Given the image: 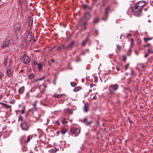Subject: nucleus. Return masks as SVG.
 <instances>
[{
  "mask_svg": "<svg viewBox=\"0 0 153 153\" xmlns=\"http://www.w3.org/2000/svg\"><path fill=\"white\" fill-rule=\"evenodd\" d=\"M20 126L22 130L27 131L29 130L30 127V124L25 121L22 122L20 124Z\"/></svg>",
  "mask_w": 153,
  "mask_h": 153,
  "instance_id": "nucleus-1",
  "label": "nucleus"
},
{
  "mask_svg": "<svg viewBox=\"0 0 153 153\" xmlns=\"http://www.w3.org/2000/svg\"><path fill=\"white\" fill-rule=\"evenodd\" d=\"M142 9L139 7H136V6L135 5L132 8L133 14L137 16H140L141 14Z\"/></svg>",
  "mask_w": 153,
  "mask_h": 153,
  "instance_id": "nucleus-2",
  "label": "nucleus"
},
{
  "mask_svg": "<svg viewBox=\"0 0 153 153\" xmlns=\"http://www.w3.org/2000/svg\"><path fill=\"white\" fill-rule=\"evenodd\" d=\"M13 42V40H12V38L10 36H9L7 38L5 41L3 43L2 45V47L3 48H4L10 44L12 43Z\"/></svg>",
  "mask_w": 153,
  "mask_h": 153,
  "instance_id": "nucleus-3",
  "label": "nucleus"
},
{
  "mask_svg": "<svg viewBox=\"0 0 153 153\" xmlns=\"http://www.w3.org/2000/svg\"><path fill=\"white\" fill-rule=\"evenodd\" d=\"M87 24V22L86 21H83V19L82 18H81L80 19L79 22V25L81 27V30L82 31H84L86 29V27L85 26Z\"/></svg>",
  "mask_w": 153,
  "mask_h": 153,
  "instance_id": "nucleus-4",
  "label": "nucleus"
},
{
  "mask_svg": "<svg viewBox=\"0 0 153 153\" xmlns=\"http://www.w3.org/2000/svg\"><path fill=\"white\" fill-rule=\"evenodd\" d=\"M71 132L73 134L78 136L80 132V130L77 128H71L70 129Z\"/></svg>",
  "mask_w": 153,
  "mask_h": 153,
  "instance_id": "nucleus-5",
  "label": "nucleus"
},
{
  "mask_svg": "<svg viewBox=\"0 0 153 153\" xmlns=\"http://www.w3.org/2000/svg\"><path fill=\"white\" fill-rule=\"evenodd\" d=\"M118 87V85L117 84L113 85H110L109 87V89L111 93L114 91L117 90Z\"/></svg>",
  "mask_w": 153,
  "mask_h": 153,
  "instance_id": "nucleus-6",
  "label": "nucleus"
},
{
  "mask_svg": "<svg viewBox=\"0 0 153 153\" xmlns=\"http://www.w3.org/2000/svg\"><path fill=\"white\" fill-rule=\"evenodd\" d=\"M20 59L23 61L25 64H27L30 61V59L29 56L27 55H25L23 56L20 58Z\"/></svg>",
  "mask_w": 153,
  "mask_h": 153,
  "instance_id": "nucleus-7",
  "label": "nucleus"
},
{
  "mask_svg": "<svg viewBox=\"0 0 153 153\" xmlns=\"http://www.w3.org/2000/svg\"><path fill=\"white\" fill-rule=\"evenodd\" d=\"M145 3L143 1H140L135 5L136 6V7H139L142 9L145 7Z\"/></svg>",
  "mask_w": 153,
  "mask_h": 153,
  "instance_id": "nucleus-8",
  "label": "nucleus"
},
{
  "mask_svg": "<svg viewBox=\"0 0 153 153\" xmlns=\"http://www.w3.org/2000/svg\"><path fill=\"white\" fill-rule=\"evenodd\" d=\"M41 116V114L40 113H38L37 112L34 113L33 114V117L35 119L32 120L31 121L33 122H36L37 119L40 117Z\"/></svg>",
  "mask_w": 153,
  "mask_h": 153,
  "instance_id": "nucleus-9",
  "label": "nucleus"
},
{
  "mask_svg": "<svg viewBox=\"0 0 153 153\" xmlns=\"http://www.w3.org/2000/svg\"><path fill=\"white\" fill-rule=\"evenodd\" d=\"M7 76L9 77H11L13 75V73L11 69L7 68Z\"/></svg>",
  "mask_w": 153,
  "mask_h": 153,
  "instance_id": "nucleus-10",
  "label": "nucleus"
},
{
  "mask_svg": "<svg viewBox=\"0 0 153 153\" xmlns=\"http://www.w3.org/2000/svg\"><path fill=\"white\" fill-rule=\"evenodd\" d=\"M27 37L28 39V41L31 40L33 36V33L30 32H28L26 34Z\"/></svg>",
  "mask_w": 153,
  "mask_h": 153,
  "instance_id": "nucleus-11",
  "label": "nucleus"
},
{
  "mask_svg": "<svg viewBox=\"0 0 153 153\" xmlns=\"http://www.w3.org/2000/svg\"><path fill=\"white\" fill-rule=\"evenodd\" d=\"M84 17L87 20H89L90 18V16L88 13H86L84 15Z\"/></svg>",
  "mask_w": 153,
  "mask_h": 153,
  "instance_id": "nucleus-12",
  "label": "nucleus"
},
{
  "mask_svg": "<svg viewBox=\"0 0 153 153\" xmlns=\"http://www.w3.org/2000/svg\"><path fill=\"white\" fill-rule=\"evenodd\" d=\"M74 42L73 41L71 43H70L66 47V48L68 50L71 49L73 47V45H74Z\"/></svg>",
  "mask_w": 153,
  "mask_h": 153,
  "instance_id": "nucleus-13",
  "label": "nucleus"
},
{
  "mask_svg": "<svg viewBox=\"0 0 153 153\" xmlns=\"http://www.w3.org/2000/svg\"><path fill=\"white\" fill-rule=\"evenodd\" d=\"M89 105L88 104H85L83 108L84 112H87L88 110Z\"/></svg>",
  "mask_w": 153,
  "mask_h": 153,
  "instance_id": "nucleus-14",
  "label": "nucleus"
},
{
  "mask_svg": "<svg viewBox=\"0 0 153 153\" xmlns=\"http://www.w3.org/2000/svg\"><path fill=\"white\" fill-rule=\"evenodd\" d=\"M62 94H57V93H55L53 95V96L56 98H57L58 99H59L61 97Z\"/></svg>",
  "mask_w": 153,
  "mask_h": 153,
  "instance_id": "nucleus-15",
  "label": "nucleus"
},
{
  "mask_svg": "<svg viewBox=\"0 0 153 153\" xmlns=\"http://www.w3.org/2000/svg\"><path fill=\"white\" fill-rule=\"evenodd\" d=\"M38 69L39 71H40L42 70V65L41 63H39L37 65Z\"/></svg>",
  "mask_w": 153,
  "mask_h": 153,
  "instance_id": "nucleus-16",
  "label": "nucleus"
},
{
  "mask_svg": "<svg viewBox=\"0 0 153 153\" xmlns=\"http://www.w3.org/2000/svg\"><path fill=\"white\" fill-rule=\"evenodd\" d=\"M83 7L85 9L87 10L88 9L89 10H91V7H89L87 5L84 4L83 6Z\"/></svg>",
  "mask_w": 153,
  "mask_h": 153,
  "instance_id": "nucleus-17",
  "label": "nucleus"
},
{
  "mask_svg": "<svg viewBox=\"0 0 153 153\" xmlns=\"http://www.w3.org/2000/svg\"><path fill=\"white\" fill-rule=\"evenodd\" d=\"M37 110V108L36 107H33L30 109L29 111L30 112H33L34 111H36Z\"/></svg>",
  "mask_w": 153,
  "mask_h": 153,
  "instance_id": "nucleus-18",
  "label": "nucleus"
},
{
  "mask_svg": "<svg viewBox=\"0 0 153 153\" xmlns=\"http://www.w3.org/2000/svg\"><path fill=\"white\" fill-rule=\"evenodd\" d=\"M24 91V88L22 87L19 89V92L20 94H22Z\"/></svg>",
  "mask_w": 153,
  "mask_h": 153,
  "instance_id": "nucleus-19",
  "label": "nucleus"
},
{
  "mask_svg": "<svg viewBox=\"0 0 153 153\" xmlns=\"http://www.w3.org/2000/svg\"><path fill=\"white\" fill-rule=\"evenodd\" d=\"M152 39V38L150 37L144 38H143V39L145 41V42L146 43H147V41L151 40Z\"/></svg>",
  "mask_w": 153,
  "mask_h": 153,
  "instance_id": "nucleus-20",
  "label": "nucleus"
},
{
  "mask_svg": "<svg viewBox=\"0 0 153 153\" xmlns=\"http://www.w3.org/2000/svg\"><path fill=\"white\" fill-rule=\"evenodd\" d=\"M8 60L7 57H6L5 58L4 60V66H7V63Z\"/></svg>",
  "mask_w": 153,
  "mask_h": 153,
  "instance_id": "nucleus-21",
  "label": "nucleus"
},
{
  "mask_svg": "<svg viewBox=\"0 0 153 153\" xmlns=\"http://www.w3.org/2000/svg\"><path fill=\"white\" fill-rule=\"evenodd\" d=\"M67 132V130L66 129L63 128H62L61 132L62 134H65Z\"/></svg>",
  "mask_w": 153,
  "mask_h": 153,
  "instance_id": "nucleus-22",
  "label": "nucleus"
},
{
  "mask_svg": "<svg viewBox=\"0 0 153 153\" xmlns=\"http://www.w3.org/2000/svg\"><path fill=\"white\" fill-rule=\"evenodd\" d=\"M34 76L35 75L34 74H30L29 76V78L30 79H32L34 77Z\"/></svg>",
  "mask_w": 153,
  "mask_h": 153,
  "instance_id": "nucleus-23",
  "label": "nucleus"
},
{
  "mask_svg": "<svg viewBox=\"0 0 153 153\" xmlns=\"http://www.w3.org/2000/svg\"><path fill=\"white\" fill-rule=\"evenodd\" d=\"M3 105L4 106V107L6 108H10L11 107V106L5 103H4V104H3Z\"/></svg>",
  "mask_w": 153,
  "mask_h": 153,
  "instance_id": "nucleus-24",
  "label": "nucleus"
},
{
  "mask_svg": "<svg viewBox=\"0 0 153 153\" xmlns=\"http://www.w3.org/2000/svg\"><path fill=\"white\" fill-rule=\"evenodd\" d=\"M99 21V19L98 18L94 19L93 20V22L94 23H96Z\"/></svg>",
  "mask_w": 153,
  "mask_h": 153,
  "instance_id": "nucleus-25",
  "label": "nucleus"
},
{
  "mask_svg": "<svg viewBox=\"0 0 153 153\" xmlns=\"http://www.w3.org/2000/svg\"><path fill=\"white\" fill-rule=\"evenodd\" d=\"M109 7H107V8L105 9V16L106 17H107V13L109 10Z\"/></svg>",
  "mask_w": 153,
  "mask_h": 153,
  "instance_id": "nucleus-26",
  "label": "nucleus"
},
{
  "mask_svg": "<svg viewBox=\"0 0 153 153\" xmlns=\"http://www.w3.org/2000/svg\"><path fill=\"white\" fill-rule=\"evenodd\" d=\"M71 85L72 87H74L76 85V82H72L71 83Z\"/></svg>",
  "mask_w": 153,
  "mask_h": 153,
  "instance_id": "nucleus-27",
  "label": "nucleus"
},
{
  "mask_svg": "<svg viewBox=\"0 0 153 153\" xmlns=\"http://www.w3.org/2000/svg\"><path fill=\"white\" fill-rule=\"evenodd\" d=\"M64 45H62L61 46H59V47L57 48V50L59 51L61 50L64 48Z\"/></svg>",
  "mask_w": 153,
  "mask_h": 153,
  "instance_id": "nucleus-28",
  "label": "nucleus"
},
{
  "mask_svg": "<svg viewBox=\"0 0 153 153\" xmlns=\"http://www.w3.org/2000/svg\"><path fill=\"white\" fill-rule=\"evenodd\" d=\"M19 121H24L23 118V117L19 116Z\"/></svg>",
  "mask_w": 153,
  "mask_h": 153,
  "instance_id": "nucleus-29",
  "label": "nucleus"
},
{
  "mask_svg": "<svg viewBox=\"0 0 153 153\" xmlns=\"http://www.w3.org/2000/svg\"><path fill=\"white\" fill-rule=\"evenodd\" d=\"M3 104H4V103L0 102V110L4 108Z\"/></svg>",
  "mask_w": 153,
  "mask_h": 153,
  "instance_id": "nucleus-30",
  "label": "nucleus"
},
{
  "mask_svg": "<svg viewBox=\"0 0 153 153\" xmlns=\"http://www.w3.org/2000/svg\"><path fill=\"white\" fill-rule=\"evenodd\" d=\"M38 63H37V62L35 60L33 62V63H32V65L34 66H35V65H37L38 64Z\"/></svg>",
  "mask_w": 153,
  "mask_h": 153,
  "instance_id": "nucleus-31",
  "label": "nucleus"
},
{
  "mask_svg": "<svg viewBox=\"0 0 153 153\" xmlns=\"http://www.w3.org/2000/svg\"><path fill=\"white\" fill-rule=\"evenodd\" d=\"M4 74L0 72V79L1 80L2 77L4 76Z\"/></svg>",
  "mask_w": 153,
  "mask_h": 153,
  "instance_id": "nucleus-32",
  "label": "nucleus"
},
{
  "mask_svg": "<svg viewBox=\"0 0 153 153\" xmlns=\"http://www.w3.org/2000/svg\"><path fill=\"white\" fill-rule=\"evenodd\" d=\"M36 101H35V102L32 104V105L33 106V107H36Z\"/></svg>",
  "mask_w": 153,
  "mask_h": 153,
  "instance_id": "nucleus-33",
  "label": "nucleus"
},
{
  "mask_svg": "<svg viewBox=\"0 0 153 153\" xmlns=\"http://www.w3.org/2000/svg\"><path fill=\"white\" fill-rule=\"evenodd\" d=\"M21 27L20 25H19L18 26H17L16 28V29L17 30H19L21 29Z\"/></svg>",
  "mask_w": 153,
  "mask_h": 153,
  "instance_id": "nucleus-34",
  "label": "nucleus"
},
{
  "mask_svg": "<svg viewBox=\"0 0 153 153\" xmlns=\"http://www.w3.org/2000/svg\"><path fill=\"white\" fill-rule=\"evenodd\" d=\"M92 123V121H89V122H87V123H86L85 124L86 125H88L89 124H91Z\"/></svg>",
  "mask_w": 153,
  "mask_h": 153,
  "instance_id": "nucleus-35",
  "label": "nucleus"
},
{
  "mask_svg": "<svg viewBox=\"0 0 153 153\" xmlns=\"http://www.w3.org/2000/svg\"><path fill=\"white\" fill-rule=\"evenodd\" d=\"M45 78V76H43L41 78L38 79V80H39V81H41V80H42L44 79Z\"/></svg>",
  "mask_w": 153,
  "mask_h": 153,
  "instance_id": "nucleus-36",
  "label": "nucleus"
},
{
  "mask_svg": "<svg viewBox=\"0 0 153 153\" xmlns=\"http://www.w3.org/2000/svg\"><path fill=\"white\" fill-rule=\"evenodd\" d=\"M129 66V64H128L125 66V70H126L128 68Z\"/></svg>",
  "mask_w": 153,
  "mask_h": 153,
  "instance_id": "nucleus-37",
  "label": "nucleus"
},
{
  "mask_svg": "<svg viewBox=\"0 0 153 153\" xmlns=\"http://www.w3.org/2000/svg\"><path fill=\"white\" fill-rule=\"evenodd\" d=\"M30 136H28L27 137V140L26 141L28 143L29 142V141H30Z\"/></svg>",
  "mask_w": 153,
  "mask_h": 153,
  "instance_id": "nucleus-38",
  "label": "nucleus"
},
{
  "mask_svg": "<svg viewBox=\"0 0 153 153\" xmlns=\"http://www.w3.org/2000/svg\"><path fill=\"white\" fill-rule=\"evenodd\" d=\"M15 102V101L14 100H13L12 101L10 100V101H9L8 102H9L11 104H13L14 102Z\"/></svg>",
  "mask_w": 153,
  "mask_h": 153,
  "instance_id": "nucleus-39",
  "label": "nucleus"
},
{
  "mask_svg": "<svg viewBox=\"0 0 153 153\" xmlns=\"http://www.w3.org/2000/svg\"><path fill=\"white\" fill-rule=\"evenodd\" d=\"M123 61H125L126 59V57L125 56H123Z\"/></svg>",
  "mask_w": 153,
  "mask_h": 153,
  "instance_id": "nucleus-40",
  "label": "nucleus"
},
{
  "mask_svg": "<svg viewBox=\"0 0 153 153\" xmlns=\"http://www.w3.org/2000/svg\"><path fill=\"white\" fill-rule=\"evenodd\" d=\"M148 51L149 53H153V51L151 50V49H148Z\"/></svg>",
  "mask_w": 153,
  "mask_h": 153,
  "instance_id": "nucleus-41",
  "label": "nucleus"
},
{
  "mask_svg": "<svg viewBox=\"0 0 153 153\" xmlns=\"http://www.w3.org/2000/svg\"><path fill=\"white\" fill-rule=\"evenodd\" d=\"M81 89V88L80 87H77L76 88H75V89L77 91H79Z\"/></svg>",
  "mask_w": 153,
  "mask_h": 153,
  "instance_id": "nucleus-42",
  "label": "nucleus"
},
{
  "mask_svg": "<svg viewBox=\"0 0 153 153\" xmlns=\"http://www.w3.org/2000/svg\"><path fill=\"white\" fill-rule=\"evenodd\" d=\"M128 50H129V52L127 53V55H128L129 56H130V52L131 51V49H130V48Z\"/></svg>",
  "mask_w": 153,
  "mask_h": 153,
  "instance_id": "nucleus-43",
  "label": "nucleus"
},
{
  "mask_svg": "<svg viewBox=\"0 0 153 153\" xmlns=\"http://www.w3.org/2000/svg\"><path fill=\"white\" fill-rule=\"evenodd\" d=\"M83 121L84 123L86 124V123L87 122V119L86 118H85V119H83Z\"/></svg>",
  "mask_w": 153,
  "mask_h": 153,
  "instance_id": "nucleus-44",
  "label": "nucleus"
},
{
  "mask_svg": "<svg viewBox=\"0 0 153 153\" xmlns=\"http://www.w3.org/2000/svg\"><path fill=\"white\" fill-rule=\"evenodd\" d=\"M131 76H133L134 75V71H132V70H131Z\"/></svg>",
  "mask_w": 153,
  "mask_h": 153,
  "instance_id": "nucleus-45",
  "label": "nucleus"
},
{
  "mask_svg": "<svg viewBox=\"0 0 153 153\" xmlns=\"http://www.w3.org/2000/svg\"><path fill=\"white\" fill-rule=\"evenodd\" d=\"M86 40H85V41H84L82 43V45L83 46H84V45H85L86 42Z\"/></svg>",
  "mask_w": 153,
  "mask_h": 153,
  "instance_id": "nucleus-46",
  "label": "nucleus"
},
{
  "mask_svg": "<svg viewBox=\"0 0 153 153\" xmlns=\"http://www.w3.org/2000/svg\"><path fill=\"white\" fill-rule=\"evenodd\" d=\"M117 50L119 51L121 48V47L119 45H117Z\"/></svg>",
  "mask_w": 153,
  "mask_h": 153,
  "instance_id": "nucleus-47",
  "label": "nucleus"
},
{
  "mask_svg": "<svg viewBox=\"0 0 153 153\" xmlns=\"http://www.w3.org/2000/svg\"><path fill=\"white\" fill-rule=\"evenodd\" d=\"M95 85L93 84H90V87L91 88H92L94 86H95Z\"/></svg>",
  "mask_w": 153,
  "mask_h": 153,
  "instance_id": "nucleus-48",
  "label": "nucleus"
},
{
  "mask_svg": "<svg viewBox=\"0 0 153 153\" xmlns=\"http://www.w3.org/2000/svg\"><path fill=\"white\" fill-rule=\"evenodd\" d=\"M149 56L148 54L147 53H146L144 56V57L145 58H146V57H147V56Z\"/></svg>",
  "mask_w": 153,
  "mask_h": 153,
  "instance_id": "nucleus-49",
  "label": "nucleus"
},
{
  "mask_svg": "<svg viewBox=\"0 0 153 153\" xmlns=\"http://www.w3.org/2000/svg\"><path fill=\"white\" fill-rule=\"evenodd\" d=\"M97 99V96L95 95L93 98V100H96Z\"/></svg>",
  "mask_w": 153,
  "mask_h": 153,
  "instance_id": "nucleus-50",
  "label": "nucleus"
},
{
  "mask_svg": "<svg viewBox=\"0 0 153 153\" xmlns=\"http://www.w3.org/2000/svg\"><path fill=\"white\" fill-rule=\"evenodd\" d=\"M11 60H10L9 61V66L10 67L11 65Z\"/></svg>",
  "mask_w": 153,
  "mask_h": 153,
  "instance_id": "nucleus-51",
  "label": "nucleus"
},
{
  "mask_svg": "<svg viewBox=\"0 0 153 153\" xmlns=\"http://www.w3.org/2000/svg\"><path fill=\"white\" fill-rule=\"evenodd\" d=\"M24 112H25V109H22V112H21L22 114H24Z\"/></svg>",
  "mask_w": 153,
  "mask_h": 153,
  "instance_id": "nucleus-52",
  "label": "nucleus"
},
{
  "mask_svg": "<svg viewBox=\"0 0 153 153\" xmlns=\"http://www.w3.org/2000/svg\"><path fill=\"white\" fill-rule=\"evenodd\" d=\"M42 85L44 86V88H46L47 87V86L46 85H45L44 84H42Z\"/></svg>",
  "mask_w": 153,
  "mask_h": 153,
  "instance_id": "nucleus-53",
  "label": "nucleus"
},
{
  "mask_svg": "<svg viewBox=\"0 0 153 153\" xmlns=\"http://www.w3.org/2000/svg\"><path fill=\"white\" fill-rule=\"evenodd\" d=\"M131 36V34H127V37H128L129 36Z\"/></svg>",
  "mask_w": 153,
  "mask_h": 153,
  "instance_id": "nucleus-54",
  "label": "nucleus"
},
{
  "mask_svg": "<svg viewBox=\"0 0 153 153\" xmlns=\"http://www.w3.org/2000/svg\"><path fill=\"white\" fill-rule=\"evenodd\" d=\"M95 33H96V34H98V32L97 30H95Z\"/></svg>",
  "mask_w": 153,
  "mask_h": 153,
  "instance_id": "nucleus-55",
  "label": "nucleus"
},
{
  "mask_svg": "<svg viewBox=\"0 0 153 153\" xmlns=\"http://www.w3.org/2000/svg\"><path fill=\"white\" fill-rule=\"evenodd\" d=\"M144 11H146L148 10V9L146 8H145L144 9Z\"/></svg>",
  "mask_w": 153,
  "mask_h": 153,
  "instance_id": "nucleus-56",
  "label": "nucleus"
},
{
  "mask_svg": "<svg viewBox=\"0 0 153 153\" xmlns=\"http://www.w3.org/2000/svg\"><path fill=\"white\" fill-rule=\"evenodd\" d=\"M133 40L132 39H131V45H132V43H133Z\"/></svg>",
  "mask_w": 153,
  "mask_h": 153,
  "instance_id": "nucleus-57",
  "label": "nucleus"
},
{
  "mask_svg": "<svg viewBox=\"0 0 153 153\" xmlns=\"http://www.w3.org/2000/svg\"><path fill=\"white\" fill-rule=\"evenodd\" d=\"M69 113L71 114H72V111L71 110H70V111H69Z\"/></svg>",
  "mask_w": 153,
  "mask_h": 153,
  "instance_id": "nucleus-58",
  "label": "nucleus"
},
{
  "mask_svg": "<svg viewBox=\"0 0 153 153\" xmlns=\"http://www.w3.org/2000/svg\"><path fill=\"white\" fill-rule=\"evenodd\" d=\"M102 20H103L105 21H106V18L105 19L104 17L102 19Z\"/></svg>",
  "mask_w": 153,
  "mask_h": 153,
  "instance_id": "nucleus-59",
  "label": "nucleus"
},
{
  "mask_svg": "<svg viewBox=\"0 0 153 153\" xmlns=\"http://www.w3.org/2000/svg\"><path fill=\"white\" fill-rule=\"evenodd\" d=\"M116 69L118 71H119V69L118 67H117Z\"/></svg>",
  "mask_w": 153,
  "mask_h": 153,
  "instance_id": "nucleus-60",
  "label": "nucleus"
},
{
  "mask_svg": "<svg viewBox=\"0 0 153 153\" xmlns=\"http://www.w3.org/2000/svg\"><path fill=\"white\" fill-rule=\"evenodd\" d=\"M38 81H39V80H38V79H36V80H34V81L36 82H37Z\"/></svg>",
  "mask_w": 153,
  "mask_h": 153,
  "instance_id": "nucleus-61",
  "label": "nucleus"
},
{
  "mask_svg": "<svg viewBox=\"0 0 153 153\" xmlns=\"http://www.w3.org/2000/svg\"><path fill=\"white\" fill-rule=\"evenodd\" d=\"M63 124H65V123H67V122H63Z\"/></svg>",
  "mask_w": 153,
  "mask_h": 153,
  "instance_id": "nucleus-62",
  "label": "nucleus"
},
{
  "mask_svg": "<svg viewBox=\"0 0 153 153\" xmlns=\"http://www.w3.org/2000/svg\"><path fill=\"white\" fill-rule=\"evenodd\" d=\"M24 43L25 44V46L26 45V42H24Z\"/></svg>",
  "mask_w": 153,
  "mask_h": 153,
  "instance_id": "nucleus-63",
  "label": "nucleus"
},
{
  "mask_svg": "<svg viewBox=\"0 0 153 153\" xmlns=\"http://www.w3.org/2000/svg\"><path fill=\"white\" fill-rule=\"evenodd\" d=\"M147 45H144V47H147Z\"/></svg>",
  "mask_w": 153,
  "mask_h": 153,
  "instance_id": "nucleus-64",
  "label": "nucleus"
}]
</instances>
